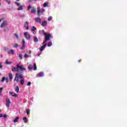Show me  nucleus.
Here are the masks:
<instances>
[{
  "instance_id": "1",
  "label": "nucleus",
  "mask_w": 127,
  "mask_h": 127,
  "mask_svg": "<svg viewBox=\"0 0 127 127\" xmlns=\"http://www.w3.org/2000/svg\"><path fill=\"white\" fill-rule=\"evenodd\" d=\"M12 71L13 72H19L20 73H23V71H26V68L24 67V65H20V64H17L16 65V67L12 66Z\"/></svg>"
},
{
  "instance_id": "2",
  "label": "nucleus",
  "mask_w": 127,
  "mask_h": 127,
  "mask_svg": "<svg viewBox=\"0 0 127 127\" xmlns=\"http://www.w3.org/2000/svg\"><path fill=\"white\" fill-rule=\"evenodd\" d=\"M20 78L21 80L20 81V83L21 85H23L24 84V80L22 79V74H19V73H16V76L14 77V81H16L17 82H19V79Z\"/></svg>"
},
{
  "instance_id": "3",
  "label": "nucleus",
  "mask_w": 127,
  "mask_h": 127,
  "mask_svg": "<svg viewBox=\"0 0 127 127\" xmlns=\"http://www.w3.org/2000/svg\"><path fill=\"white\" fill-rule=\"evenodd\" d=\"M44 35L45 36V39H48V41L50 40V38H52V35L48 33L44 32Z\"/></svg>"
},
{
  "instance_id": "4",
  "label": "nucleus",
  "mask_w": 127,
  "mask_h": 127,
  "mask_svg": "<svg viewBox=\"0 0 127 127\" xmlns=\"http://www.w3.org/2000/svg\"><path fill=\"white\" fill-rule=\"evenodd\" d=\"M10 104H11L10 99H9V98H6V107L7 108H9V106H10Z\"/></svg>"
},
{
  "instance_id": "5",
  "label": "nucleus",
  "mask_w": 127,
  "mask_h": 127,
  "mask_svg": "<svg viewBox=\"0 0 127 127\" xmlns=\"http://www.w3.org/2000/svg\"><path fill=\"white\" fill-rule=\"evenodd\" d=\"M24 35L26 39L29 40V39H30V38H31V36L27 32L24 33Z\"/></svg>"
},
{
  "instance_id": "6",
  "label": "nucleus",
  "mask_w": 127,
  "mask_h": 127,
  "mask_svg": "<svg viewBox=\"0 0 127 127\" xmlns=\"http://www.w3.org/2000/svg\"><path fill=\"white\" fill-rule=\"evenodd\" d=\"M17 6H18V10H22L23 7L20 5V3L16 2Z\"/></svg>"
},
{
  "instance_id": "7",
  "label": "nucleus",
  "mask_w": 127,
  "mask_h": 127,
  "mask_svg": "<svg viewBox=\"0 0 127 127\" xmlns=\"http://www.w3.org/2000/svg\"><path fill=\"white\" fill-rule=\"evenodd\" d=\"M6 24H7V22H6V21H5V20H4L0 24V27H1V28L4 27V26H5V25H6Z\"/></svg>"
},
{
  "instance_id": "8",
  "label": "nucleus",
  "mask_w": 127,
  "mask_h": 127,
  "mask_svg": "<svg viewBox=\"0 0 127 127\" xmlns=\"http://www.w3.org/2000/svg\"><path fill=\"white\" fill-rule=\"evenodd\" d=\"M7 53L9 55H12L14 54V50H10L9 51H8L7 52Z\"/></svg>"
},
{
  "instance_id": "9",
  "label": "nucleus",
  "mask_w": 127,
  "mask_h": 127,
  "mask_svg": "<svg viewBox=\"0 0 127 127\" xmlns=\"http://www.w3.org/2000/svg\"><path fill=\"white\" fill-rule=\"evenodd\" d=\"M28 54H25V55H24V58H28L29 54H30V53H31V51H29L28 52Z\"/></svg>"
},
{
  "instance_id": "10",
  "label": "nucleus",
  "mask_w": 127,
  "mask_h": 127,
  "mask_svg": "<svg viewBox=\"0 0 127 127\" xmlns=\"http://www.w3.org/2000/svg\"><path fill=\"white\" fill-rule=\"evenodd\" d=\"M38 14H39L40 12H42V13H43V12H44V11H45V10L44 9H43L42 11H40V8L39 7L38 8Z\"/></svg>"
},
{
  "instance_id": "11",
  "label": "nucleus",
  "mask_w": 127,
  "mask_h": 127,
  "mask_svg": "<svg viewBox=\"0 0 127 127\" xmlns=\"http://www.w3.org/2000/svg\"><path fill=\"white\" fill-rule=\"evenodd\" d=\"M24 27L27 30L28 29V23H27V22H25L24 24Z\"/></svg>"
},
{
  "instance_id": "12",
  "label": "nucleus",
  "mask_w": 127,
  "mask_h": 127,
  "mask_svg": "<svg viewBox=\"0 0 127 127\" xmlns=\"http://www.w3.org/2000/svg\"><path fill=\"white\" fill-rule=\"evenodd\" d=\"M35 20L37 21V22H40L41 21V19L39 17H37L35 18Z\"/></svg>"
},
{
  "instance_id": "13",
  "label": "nucleus",
  "mask_w": 127,
  "mask_h": 127,
  "mask_svg": "<svg viewBox=\"0 0 127 127\" xmlns=\"http://www.w3.org/2000/svg\"><path fill=\"white\" fill-rule=\"evenodd\" d=\"M28 69H30V71L33 69V65L32 64H29L28 66Z\"/></svg>"
},
{
  "instance_id": "14",
  "label": "nucleus",
  "mask_w": 127,
  "mask_h": 127,
  "mask_svg": "<svg viewBox=\"0 0 127 127\" xmlns=\"http://www.w3.org/2000/svg\"><path fill=\"white\" fill-rule=\"evenodd\" d=\"M47 24V21H44L42 23V26H46V25Z\"/></svg>"
},
{
  "instance_id": "15",
  "label": "nucleus",
  "mask_w": 127,
  "mask_h": 127,
  "mask_svg": "<svg viewBox=\"0 0 127 127\" xmlns=\"http://www.w3.org/2000/svg\"><path fill=\"white\" fill-rule=\"evenodd\" d=\"M12 45L14 48H18V44H12Z\"/></svg>"
},
{
  "instance_id": "16",
  "label": "nucleus",
  "mask_w": 127,
  "mask_h": 127,
  "mask_svg": "<svg viewBox=\"0 0 127 127\" xmlns=\"http://www.w3.org/2000/svg\"><path fill=\"white\" fill-rule=\"evenodd\" d=\"M18 120H19V117H16L13 120V123H17V121H18Z\"/></svg>"
},
{
  "instance_id": "17",
  "label": "nucleus",
  "mask_w": 127,
  "mask_h": 127,
  "mask_svg": "<svg viewBox=\"0 0 127 127\" xmlns=\"http://www.w3.org/2000/svg\"><path fill=\"white\" fill-rule=\"evenodd\" d=\"M15 91L16 92V93H18V92H19V88H18V86H16L15 88Z\"/></svg>"
},
{
  "instance_id": "18",
  "label": "nucleus",
  "mask_w": 127,
  "mask_h": 127,
  "mask_svg": "<svg viewBox=\"0 0 127 127\" xmlns=\"http://www.w3.org/2000/svg\"><path fill=\"white\" fill-rule=\"evenodd\" d=\"M23 121L24 124L27 123V119H26V118H25V117L23 118Z\"/></svg>"
},
{
  "instance_id": "19",
  "label": "nucleus",
  "mask_w": 127,
  "mask_h": 127,
  "mask_svg": "<svg viewBox=\"0 0 127 127\" xmlns=\"http://www.w3.org/2000/svg\"><path fill=\"white\" fill-rule=\"evenodd\" d=\"M43 75H44L43 72H40V73L38 74L37 76H38V77H43Z\"/></svg>"
},
{
  "instance_id": "20",
  "label": "nucleus",
  "mask_w": 127,
  "mask_h": 127,
  "mask_svg": "<svg viewBox=\"0 0 127 127\" xmlns=\"http://www.w3.org/2000/svg\"><path fill=\"white\" fill-rule=\"evenodd\" d=\"M5 64H6V65H10V64H11V63H9L7 61V60H5Z\"/></svg>"
},
{
  "instance_id": "21",
  "label": "nucleus",
  "mask_w": 127,
  "mask_h": 127,
  "mask_svg": "<svg viewBox=\"0 0 127 127\" xmlns=\"http://www.w3.org/2000/svg\"><path fill=\"white\" fill-rule=\"evenodd\" d=\"M12 75L11 74V73H9V79L10 81H11V80H12Z\"/></svg>"
},
{
  "instance_id": "22",
  "label": "nucleus",
  "mask_w": 127,
  "mask_h": 127,
  "mask_svg": "<svg viewBox=\"0 0 127 127\" xmlns=\"http://www.w3.org/2000/svg\"><path fill=\"white\" fill-rule=\"evenodd\" d=\"M31 30H32V31H35V30H36V28L33 26L31 27Z\"/></svg>"
},
{
  "instance_id": "23",
  "label": "nucleus",
  "mask_w": 127,
  "mask_h": 127,
  "mask_svg": "<svg viewBox=\"0 0 127 127\" xmlns=\"http://www.w3.org/2000/svg\"><path fill=\"white\" fill-rule=\"evenodd\" d=\"M34 42H38V38H37V37H34Z\"/></svg>"
},
{
  "instance_id": "24",
  "label": "nucleus",
  "mask_w": 127,
  "mask_h": 127,
  "mask_svg": "<svg viewBox=\"0 0 127 127\" xmlns=\"http://www.w3.org/2000/svg\"><path fill=\"white\" fill-rule=\"evenodd\" d=\"M18 57H19V59L20 60H21V59H22V54H19L18 55Z\"/></svg>"
},
{
  "instance_id": "25",
  "label": "nucleus",
  "mask_w": 127,
  "mask_h": 127,
  "mask_svg": "<svg viewBox=\"0 0 127 127\" xmlns=\"http://www.w3.org/2000/svg\"><path fill=\"white\" fill-rule=\"evenodd\" d=\"M32 13H35L36 12V9L34 8L31 10Z\"/></svg>"
},
{
  "instance_id": "26",
  "label": "nucleus",
  "mask_w": 127,
  "mask_h": 127,
  "mask_svg": "<svg viewBox=\"0 0 127 127\" xmlns=\"http://www.w3.org/2000/svg\"><path fill=\"white\" fill-rule=\"evenodd\" d=\"M47 6H48V3L47 2H45L44 3V7H46Z\"/></svg>"
},
{
  "instance_id": "27",
  "label": "nucleus",
  "mask_w": 127,
  "mask_h": 127,
  "mask_svg": "<svg viewBox=\"0 0 127 127\" xmlns=\"http://www.w3.org/2000/svg\"><path fill=\"white\" fill-rule=\"evenodd\" d=\"M14 36L16 38V39H18L19 37L18 36V35H17V34H14Z\"/></svg>"
},
{
  "instance_id": "28",
  "label": "nucleus",
  "mask_w": 127,
  "mask_h": 127,
  "mask_svg": "<svg viewBox=\"0 0 127 127\" xmlns=\"http://www.w3.org/2000/svg\"><path fill=\"white\" fill-rule=\"evenodd\" d=\"M48 47H50V46H52V42H50V43H48Z\"/></svg>"
},
{
  "instance_id": "29",
  "label": "nucleus",
  "mask_w": 127,
  "mask_h": 127,
  "mask_svg": "<svg viewBox=\"0 0 127 127\" xmlns=\"http://www.w3.org/2000/svg\"><path fill=\"white\" fill-rule=\"evenodd\" d=\"M48 20L49 21H51V20H52V17H51V16L49 17L48 18Z\"/></svg>"
},
{
  "instance_id": "30",
  "label": "nucleus",
  "mask_w": 127,
  "mask_h": 127,
  "mask_svg": "<svg viewBox=\"0 0 127 127\" xmlns=\"http://www.w3.org/2000/svg\"><path fill=\"white\" fill-rule=\"evenodd\" d=\"M34 70H37V67L36 66V64H34Z\"/></svg>"
},
{
  "instance_id": "31",
  "label": "nucleus",
  "mask_w": 127,
  "mask_h": 127,
  "mask_svg": "<svg viewBox=\"0 0 127 127\" xmlns=\"http://www.w3.org/2000/svg\"><path fill=\"white\" fill-rule=\"evenodd\" d=\"M12 97H15V98H16L17 97V94L16 93H14V94L12 95Z\"/></svg>"
},
{
  "instance_id": "32",
  "label": "nucleus",
  "mask_w": 127,
  "mask_h": 127,
  "mask_svg": "<svg viewBox=\"0 0 127 127\" xmlns=\"http://www.w3.org/2000/svg\"><path fill=\"white\" fill-rule=\"evenodd\" d=\"M29 112H30V110L29 109L26 110V114L27 115H29Z\"/></svg>"
},
{
  "instance_id": "33",
  "label": "nucleus",
  "mask_w": 127,
  "mask_h": 127,
  "mask_svg": "<svg viewBox=\"0 0 127 127\" xmlns=\"http://www.w3.org/2000/svg\"><path fill=\"white\" fill-rule=\"evenodd\" d=\"M31 7H32V6H31V5H29L28 6V10H30V8H31Z\"/></svg>"
},
{
  "instance_id": "34",
  "label": "nucleus",
  "mask_w": 127,
  "mask_h": 127,
  "mask_svg": "<svg viewBox=\"0 0 127 127\" xmlns=\"http://www.w3.org/2000/svg\"><path fill=\"white\" fill-rule=\"evenodd\" d=\"M25 48V45H23V46L20 48V49L22 50Z\"/></svg>"
},
{
  "instance_id": "35",
  "label": "nucleus",
  "mask_w": 127,
  "mask_h": 127,
  "mask_svg": "<svg viewBox=\"0 0 127 127\" xmlns=\"http://www.w3.org/2000/svg\"><path fill=\"white\" fill-rule=\"evenodd\" d=\"M47 41H48V39H45V41L43 43V45L45 44V43L47 42Z\"/></svg>"
},
{
  "instance_id": "36",
  "label": "nucleus",
  "mask_w": 127,
  "mask_h": 127,
  "mask_svg": "<svg viewBox=\"0 0 127 127\" xmlns=\"http://www.w3.org/2000/svg\"><path fill=\"white\" fill-rule=\"evenodd\" d=\"M46 45H47V44H45L44 45H43L42 47L44 49L45 48V47H46Z\"/></svg>"
},
{
  "instance_id": "37",
  "label": "nucleus",
  "mask_w": 127,
  "mask_h": 127,
  "mask_svg": "<svg viewBox=\"0 0 127 127\" xmlns=\"http://www.w3.org/2000/svg\"><path fill=\"white\" fill-rule=\"evenodd\" d=\"M31 85V82L30 81L28 82L27 86H30Z\"/></svg>"
},
{
  "instance_id": "38",
  "label": "nucleus",
  "mask_w": 127,
  "mask_h": 127,
  "mask_svg": "<svg viewBox=\"0 0 127 127\" xmlns=\"http://www.w3.org/2000/svg\"><path fill=\"white\" fill-rule=\"evenodd\" d=\"M5 80V78L4 77H2L1 81L3 82Z\"/></svg>"
},
{
  "instance_id": "39",
  "label": "nucleus",
  "mask_w": 127,
  "mask_h": 127,
  "mask_svg": "<svg viewBox=\"0 0 127 127\" xmlns=\"http://www.w3.org/2000/svg\"><path fill=\"white\" fill-rule=\"evenodd\" d=\"M3 50L4 51H6V50H7V48H6V47H3Z\"/></svg>"
},
{
  "instance_id": "40",
  "label": "nucleus",
  "mask_w": 127,
  "mask_h": 127,
  "mask_svg": "<svg viewBox=\"0 0 127 127\" xmlns=\"http://www.w3.org/2000/svg\"><path fill=\"white\" fill-rule=\"evenodd\" d=\"M2 90H3V87H0V93H1L2 91Z\"/></svg>"
},
{
  "instance_id": "41",
  "label": "nucleus",
  "mask_w": 127,
  "mask_h": 127,
  "mask_svg": "<svg viewBox=\"0 0 127 127\" xmlns=\"http://www.w3.org/2000/svg\"><path fill=\"white\" fill-rule=\"evenodd\" d=\"M5 1L8 4H10V2L7 0H5Z\"/></svg>"
},
{
  "instance_id": "42",
  "label": "nucleus",
  "mask_w": 127,
  "mask_h": 127,
  "mask_svg": "<svg viewBox=\"0 0 127 127\" xmlns=\"http://www.w3.org/2000/svg\"><path fill=\"white\" fill-rule=\"evenodd\" d=\"M43 49H44L43 48H42V47L40 48V51L42 52L43 51Z\"/></svg>"
},
{
  "instance_id": "43",
  "label": "nucleus",
  "mask_w": 127,
  "mask_h": 127,
  "mask_svg": "<svg viewBox=\"0 0 127 127\" xmlns=\"http://www.w3.org/2000/svg\"><path fill=\"white\" fill-rule=\"evenodd\" d=\"M22 43L23 45H25V40H23L22 41Z\"/></svg>"
},
{
  "instance_id": "44",
  "label": "nucleus",
  "mask_w": 127,
  "mask_h": 127,
  "mask_svg": "<svg viewBox=\"0 0 127 127\" xmlns=\"http://www.w3.org/2000/svg\"><path fill=\"white\" fill-rule=\"evenodd\" d=\"M9 94L10 95H11V96H12V95L13 94V92L10 91V92H9Z\"/></svg>"
},
{
  "instance_id": "45",
  "label": "nucleus",
  "mask_w": 127,
  "mask_h": 127,
  "mask_svg": "<svg viewBox=\"0 0 127 127\" xmlns=\"http://www.w3.org/2000/svg\"><path fill=\"white\" fill-rule=\"evenodd\" d=\"M3 19V18H0V22H1V21H2Z\"/></svg>"
},
{
  "instance_id": "46",
  "label": "nucleus",
  "mask_w": 127,
  "mask_h": 127,
  "mask_svg": "<svg viewBox=\"0 0 127 127\" xmlns=\"http://www.w3.org/2000/svg\"><path fill=\"white\" fill-rule=\"evenodd\" d=\"M2 68V65H1V63H0V68L1 69Z\"/></svg>"
},
{
  "instance_id": "47",
  "label": "nucleus",
  "mask_w": 127,
  "mask_h": 127,
  "mask_svg": "<svg viewBox=\"0 0 127 127\" xmlns=\"http://www.w3.org/2000/svg\"><path fill=\"white\" fill-rule=\"evenodd\" d=\"M33 34H36V31H34V32H33Z\"/></svg>"
},
{
  "instance_id": "48",
  "label": "nucleus",
  "mask_w": 127,
  "mask_h": 127,
  "mask_svg": "<svg viewBox=\"0 0 127 127\" xmlns=\"http://www.w3.org/2000/svg\"><path fill=\"white\" fill-rule=\"evenodd\" d=\"M3 118H6V115H4L3 116Z\"/></svg>"
},
{
  "instance_id": "49",
  "label": "nucleus",
  "mask_w": 127,
  "mask_h": 127,
  "mask_svg": "<svg viewBox=\"0 0 127 127\" xmlns=\"http://www.w3.org/2000/svg\"><path fill=\"white\" fill-rule=\"evenodd\" d=\"M0 118H2V115L0 114Z\"/></svg>"
},
{
  "instance_id": "50",
  "label": "nucleus",
  "mask_w": 127,
  "mask_h": 127,
  "mask_svg": "<svg viewBox=\"0 0 127 127\" xmlns=\"http://www.w3.org/2000/svg\"><path fill=\"white\" fill-rule=\"evenodd\" d=\"M1 58H2V55H0Z\"/></svg>"
},
{
  "instance_id": "51",
  "label": "nucleus",
  "mask_w": 127,
  "mask_h": 127,
  "mask_svg": "<svg viewBox=\"0 0 127 127\" xmlns=\"http://www.w3.org/2000/svg\"><path fill=\"white\" fill-rule=\"evenodd\" d=\"M20 0H16V1H19Z\"/></svg>"
},
{
  "instance_id": "52",
  "label": "nucleus",
  "mask_w": 127,
  "mask_h": 127,
  "mask_svg": "<svg viewBox=\"0 0 127 127\" xmlns=\"http://www.w3.org/2000/svg\"><path fill=\"white\" fill-rule=\"evenodd\" d=\"M1 3H0V6H1Z\"/></svg>"
},
{
  "instance_id": "53",
  "label": "nucleus",
  "mask_w": 127,
  "mask_h": 127,
  "mask_svg": "<svg viewBox=\"0 0 127 127\" xmlns=\"http://www.w3.org/2000/svg\"><path fill=\"white\" fill-rule=\"evenodd\" d=\"M78 62H80V60H78Z\"/></svg>"
},
{
  "instance_id": "54",
  "label": "nucleus",
  "mask_w": 127,
  "mask_h": 127,
  "mask_svg": "<svg viewBox=\"0 0 127 127\" xmlns=\"http://www.w3.org/2000/svg\"><path fill=\"white\" fill-rule=\"evenodd\" d=\"M34 0V1H36L37 0Z\"/></svg>"
},
{
  "instance_id": "55",
  "label": "nucleus",
  "mask_w": 127,
  "mask_h": 127,
  "mask_svg": "<svg viewBox=\"0 0 127 127\" xmlns=\"http://www.w3.org/2000/svg\"><path fill=\"white\" fill-rule=\"evenodd\" d=\"M4 31H5V29L4 30Z\"/></svg>"
},
{
  "instance_id": "56",
  "label": "nucleus",
  "mask_w": 127,
  "mask_h": 127,
  "mask_svg": "<svg viewBox=\"0 0 127 127\" xmlns=\"http://www.w3.org/2000/svg\"><path fill=\"white\" fill-rule=\"evenodd\" d=\"M0 75H1V73H0Z\"/></svg>"
}]
</instances>
